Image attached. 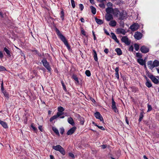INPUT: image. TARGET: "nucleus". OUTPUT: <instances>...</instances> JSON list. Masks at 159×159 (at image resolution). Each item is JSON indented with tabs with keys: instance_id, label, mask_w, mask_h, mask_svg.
<instances>
[{
	"instance_id": "nucleus-32",
	"label": "nucleus",
	"mask_w": 159,
	"mask_h": 159,
	"mask_svg": "<svg viewBox=\"0 0 159 159\" xmlns=\"http://www.w3.org/2000/svg\"><path fill=\"white\" fill-rule=\"evenodd\" d=\"M134 47L136 51H138L139 49V46L137 43H135L134 44Z\"/></svg>"
},
{
	"instance_id": "nucleus-31",
	"label": "nucleus",
	"mask_w": 159,
	"mask_h": 159,
	"mask_svg": "<svg viewBox=\"0 0 159 159\" xmlns=\"http://www.w3.org/2000/svg\"><path fill=\"white\" fill-rule=\"evenodd\" d=\"M57 109L58 111L59 112H63V111L65 110L64 108L62 107H58Z\"/></svg>"
},
{
	"instance_id": "nucleus-30",
	"label": "nucleus",
	"mask_w": 159,
	"mask_h": 159,
	"mask_svg": "<svg viewBox=\"0 0 159 159\" xmlns=\"http://www.w3.org/2000/svg\"><path fill=\"white\" fill-rule=\"evenodd\" d=\"M58 117L57 116V115H54L50 119V121L52 122L53 120L56 119Z\"/></svg>"
},
{
	"instance_id": "nucleus-17",
	"label": "nucleus",
	"mask_w": 159,
	"mask_h": 159,
	"mask_svg": "<svg viewBox=\"0 0 159 159\" xmlns=\"http://www.w3.org/2000/svg\"><path fill=\"white\" fill-rule=\"evenodd\" d=\"M111 37L117 43H119V41L117 39L116 35L113 32L111 33Z\"/></svg>"
},
{
	"instance_id": "nucleus-54",
	"label": "nucleus",
	"mask_w": 159,
	"mask_h": 159,
	"mask_svg": "<svg viewBox=\"0 0 159 159\" xmlns=\"http://www.w3.org/2000/svg\"><path fill=\"white\" fill-rule=\"evenodd\" d=\"M104 52L106 54H107L109 52V50L107 48H105L104 50Z\"/></svg>"
},
{
	"instance_id": "nucleus-34",
	"label": "nucleus",
	"mask_w": 159,
	"mask_h": 159,
	"mask_svg": "<svg viewBox=\"0 0 159 159\" xmlns=\"http://www.w3.org/2000/svg\"><path fill=\"white\" fill-rule=\"evenodd\" d=\"M61 18L62 20L64 19V12L63 11H61Z\"/></svg>"
},
{
	"instance_id": "nucleus-26",
	"label": "nucleus",
	"mask_w": 159,
	"mask_h": 159,
	"mask_svg": "<svg viewBox=\"0 0 159 159\" xmlns=\"http://www.w3.org/2000/svg\"><path fill=\"white\" fill-rule=\"evenodd\" d=\"M93 55L94 60H95V61H97L98 60V59L96 52L94 50H93Z\"/></svg>"
},
{
	"instance_id": "nucleus-44",
	"label": "nucleus",
	"mask_w": 159,
	"mask_h": 159,
	"mask_svg": "<svg viewBox=\"0 0 159 159\" xmlns=\"http://www.w3.org/2000/svg\"><path fill=\"white\" fill-rule=\"evenodd\" d=\"M99 6L100 7L102 8H105V5L103 3L99 4Z\"/></svg>"
},
{
	"instance_id": "nucleus-51",
	"label": "nucleus",
	"mask_w": 159,
	"mask_h": 159,
	"mask_svg": "<svg viewBox=\"0 0 159 159\" xmlns=\"http://www.w3.org/2000/svg\"><path fill=\"white\" fill-rule=\"evenodd\" d=\"M3 57V55L2 52V51H0V58H2Z\"/></svg>"
},
{
	"instance_id": "nucleus-13",
	"label": "nucleus",
	"mask_w": 159,
	"mask_h": 159,
	"mask_svg": "<svg viewBox=\"0 0 159 159\" xmlns=\"http://www.w3.org/2000/svg\"><path fill=\"white\" fill-rule=\"evenodd\" d=\"M116 31L117 34H121L123 35H125L126 33V31L124 29L120 28L117 29Z\"/></svg>"
},
{
	"instance_id": "nucleus-59",
	"label": "nucleus",
	"mask_w": 159,
	"mask_h": 159,
	"mask_svg": "<svg viewBox=\"0 0 159 159\" xmlns=\"http://www.w3.org/2000/svg\"><path fill=\"white\" fill-rule=\"evenodd\" d=\"M80 20L82 22H83V23H84V19L82 17L80 18Z\"/></svg>"
},
{
	"instance_id": "nucleus-15",
	"label": "nucleus",
	"mask_w": 159,
	"mask_h": 159,
	"mask_svg": "<svg viewBox=\"0 0 159 159\" xmlns=\"http://www.w3.org/2000/svg\"><path fill=\"white\" fill-rule=\"evenodd\" d=\"M105 17L106 20L107 21H109L113 19L112 15L110 14H106Z\"/></svg>"
},
{
	"instance_id": "nucleus-10",
	"label": "nucleus",
	"mask_w": 159,
	"mask_h": 159,
	"mask_svg": "<svg viewBox=\"0 0 159 159\" xmlns=\"http://www.w3.org/2000/svg\"><path fill=\"white\" fill-rule=\"evenodd\" d=\"M139 25L138 23H135L130 26V28L133 31L137 30L139 28Z\"/></svg>"
},
{
	"instance_id": "nucleus-24",
	"label": "nucleus",
	"mask_w": 159,
	"mask_h": 159,
	"mask_svg": "<svg viewBox=\"0 0 159 159\" xmlns=\"http://www.w3.org/2000/svg\"><path fill=\"white\" fill-rule=\"evenodd\" d=\"M0 124H1L4 128H7L8 127L7 123L4 121L1 120L0 122Z\"/></svg>"
},
{
	"instance_id": "nucleus-38",
	"label": "nucleus",
	"mask_w": 159,
	"mask_h": 159,
	"mask_svg": "<svg viewBox=\"0 0 159 159\" xmlns=\"http://www.w3.org/2000/svg\"><path fill=\"white\" fill-rule=\"evenodd\" d=\"M64 114V112H59V111H58L57 112V116L59 117L60 116H61L62 115H63Z\"/></svg>"
},
{
	"instance_id": "nucleus-55",
	"label": "nucleus",
	"mask_w": 159,
	"mask_h": 159,
	"mask_svg": "<svg viewBox=\"0 0 159 159\" xmlns=\"http://www.w3.org/2000/svg\"><path fill=\"white\" fill-rule=\"evenodd\" d=\"M4 94V96L7 97H8V93H7L6 92H3Z\"/></svg>"
},
{
	"instance_id": "nucleus-25",
	"label": "nucleus",
	"mask_w": 159,
	"mask_h": 159,
	"mask_svg": "<svg viewBox=\"0 0 159 159\" xmlns=\"http://www.w3.org/2000/svg\"><path fill=\"white\" fill-rule=\"evenodd\" d=\"M4 51L6 52L8 56L9 57L11 56L10 51L8 50L5 47L4 48Z\"/></svg>"
},
{
	"instance_id": "nucleus-12",
	"label": "nucleus",
	"mask_w": 159,
	"mask_h": 159,
	"mask_svg": "<svg viewBox=\"0 0 159 159\" xmlns=\"http://www.w3.org/2000/svg\"><path fill=\"white\" fill-rule=\"evenodd\" d=\"M76 129V127L75 126H74L71 128L67 131V135H70L72 134L75 131Z\"/></svg>"
},
{
	"instance_id": "nucleus-2",
	"label": "nucleus",
	"mask_w": 159,
	"mask_h": 159,
	"mask_svg": "<svg viewBox=\"0 0 159 159\" xmlns=\"http://www.w3.org/2000/svg\"><path fill=\"white\" fill-rule=\"evenodd\" d=\"M147 64L149 68L152 70L155 67L159 66V61L157 60H154L153 62L152 61H148Z\"/></svg>"
},
{
	"instance_id": "nucleus-57",
	"label": "nucleus",
	"mask_w": 159,
	"mask_h": 159,
	"mask_svg": "<svg viewBox=\"0 0 159 159\" xmlns=\"http://www.w3.org/2000/svg\"><path fill=\"white\" fill-rule=\"evenodd\" d=\"M38 128L40 131H43V129L42 128V126L41 125H39L38 127Z\"/></svg>"
},
{
	"instance_id": "nucleus-27",
	"label": "nucleus",
	"mask_w": 159,
	"mask_h": 159,
	"mask_svg": "<svg viewBox=\"0 0 159 159\" xmlns=\"http://www.w3.org/2000/svg\"><path fill=\"white\" fill-rule=\"evenodd\" d=\"M90 8L92 13L94 15L95 14L96 12V8L93 6H91Z\"/></svg>"
},
{
	"instance_id": "nucleus-7",
	"label": "nucleus",
	"mask_w": 159,
	"mask_h": 159,
	"mask_svg": "<svg viewBox=\"0 0 159 159\" xmlns=\"http://www.w3.org/2000/svg\"><path fill=\"white\" fill-rule=\"evenodd\" d=\"M116 102H115L113 98H112V109L116 113H118V110L116 106Z\"/></svg>"
},
{
	"instance_id": "nucleus-22",
	"label": "nucleus",
	"mask_w": 159,
	"mask_h": 159,
	"mask_svg": "<svg viewBox=\"0 0 159 159\" xmlns=\"http://www.w3.org/2000/svg\"><path fill=\"white\" fill-rule=\"evenodd\" d=\"M52 129L54 132L57 135L59 136V133L58 129L55 127H53Z\"/></svg>"
},
{
	"instance_id": "nucleus-36",
	"label": "nucleus",
	"mask_w": 159,
	"mask_h": 159,
	"mask_svg": "<svg viewBox=\"0 0 159 159\" xmlns=\"http://www.w3.org/2000/svg\"><path fill=\"white\" fill-rule=\"evenodd\" d=\"M136 56L137 57H139V58H141L142 57L141 54L139 52L137 53Z\"/></svg>"
},
{
	"instance_id": "nucleus-33",
	"label": "nucleus",
	"mask_w": 159,
	"mask_h": 159,
	"mask_svg": "<svg viewBox=\"0 0 159 159\" xmlns=\"http://www.w3.org/2000/svg\"><path fill=\"white\" fill-rule=\"evenodd\" d=\"M85 73L86 75L88 77H89L91 75V73L89 70H86L85 72Z\"/></svg>"
},
{
	"instance_id": "nucleus-52",
	"label": "nucleus",
	"mask_w": 159,
	"mask_h": 159,
	"mask_svg": "<svg viewBox=\"0 0 159 159\" xmlns=\"http://www.w3.org/2000/svg\"><path fill=\"white\" fill-rule=\"evenodd\" d=\"M97 127H98V128L101 129L102 130H104L105 129L104 128V127L102 126H99L98 125L97 126Z\"/></svg>"
},
{
	"instance_id": "nucleus-58",
	"label": "nucleus",
	"mask_w": 159,
	"mask_h": 159,
	"mask_svg": "<svg viewBox=\"0 0 159 159\" xmlns=\"http://www.w3.org/2000/svg\"><path fill=\"white\" fill-rule=\"evenodd\" d=\"M101 147L103 149H104L106 148L107 146L106 145H103L101 146Z\"/></svg>"
},
{
	"instance_id": "nucleus-4",
	"label": "nucleus",
	"mask_w": 159,
	"mask_h": 159,
	"mask_svg": "<svg viewBox=\"0 0 159 159\" xmlns=\"http://www.w3.org/2000/svg\"><path fill=\"white\" fill-rule=\"evenodd\" d=\"M52 148L55 150L59 151L63 155L65 154V152L64 149L60 145H58L56 146H52Z\"/></svg>"
},
{
	"instance_id": "nucleus-56",
	"label": "nucleus",
	"mask_w": 159,
	"mask_h": 159,
	"mask_svg": "<svg viewBox=\"0 0 159 159\" xmlns=\"http://www.w3.org/2000/svg\"><path fill=\"white\" fill-rule=\"evenodd\" d=\"M116 73H119V67H117L115 69Z\"/></svg>"
},
{
	"instance_id": "nucleus-20",
	"label": "nucleus",
	"mask_w": 159,
	"mask_h": 159,
	"mask_svg": "<svg viewBox=\"0 0 159 159\" xmlns=\"http://www.w3.org/2000/svg\"><path fill=\"white\" fill-rule=\"evenodd\" d=\"M116 25V22L115 20H112L109 23L110 26L111 27H114Z\"/></svg>"
},
{
	"instance_id": "nucleus-63",
	"label": "nucleus",
	"mask_w": 159,
	"mask_h": 159,
	"mask_svg": "<svg viewBox=\"0 0 159 159\" xmlns=\"http://www.w3.org/2000/svg\"><path fill=\"white\" fill-rule=\"evenodd\" d=\"M126 123L127 124H129V121H128V120L127 119V118L126 117Z\"/></svg>"
},
{
	"instance_id": "nucleus-45",
	"label": "nucleus",
	"mask_w": 159,
	"mask_h": 159,
	"mask_svg": "<svg viewBox=\"0 0 159 159\" xmlns=\"http://www.w3.org/2000/svg\"><path fill=\"white\" fill-rule=\"evenodd\" d=\"M134 50V47L132 45H131L129 48V50L130 51L133 52Z\"/></svg>"
},
{
	"instance_id": "nucleus-6",
	"label": "nucleus",
	"mask_w": 159,
	"mask_h": 159,
	"mask_svg": "<svg viewBox=\"0 0 159 159\" xmlns=\"http://www.w3.org/2000/svg\"><path fill=\"white\" fill-rule=\"evenodd\" d=\"M121 40L122 42L128 45H129L130 43V41L126 36L122 37L121 39Z\"/></svg>"
},
{
	"instance_id": "nucleus-50",
	"label": "nucleus",
	"mask_w": 159,
	"mask_h": 159,
	"mask_svg": "<svg viewBox=\"0 0 159 159\" xmlns=\"http://www.w3.org/2000/svg\"><path fill=\"white\" fill-rule=\"evenodd\" d=\"M61 83L64 90L65 91H66V89L65 85L62 82H61Z\"/></svg>"
},
{
	"instance_id": "nucleus-47",
	"label": "nucleus",
	"mask_w": 159,
	"mask_h": 159,
	"mask_svg": "<svg viewBox=\"0 0 159 159\" xmlns=\"http://www.w3.org/2000/svg\"><path fill=\"white\" fill-rule=\"evenodd\" d=\"M69 155L70 157H71L73 158H75V156L73 153L71 152L69 153Z\"/></svg>"
},
{
	"instance_id": "nucleus-37",
	"label": "nucleus",
	"mask_w": 159,
	"mask_h": 159,
	"mask_svg": "<svg viewBox=\"0 0 159 159\" xmlns=\"http://www.w3.org/2000/svg\"><path fill=\"white\" fill-rule=\"evenodd\" d=\"M71 3L72 7L74 8L75 6V1L74 0H71Z\"/></svg>"
},
{
	"instance_id": "nucleus-64",
	"label": "nucleus",
	"mask_w": 159,
	"mask_h": 159,
	"mask_svg": "<svg viewBox=\"0 0 159 159\" xmlns=\"http://www.w3.org/2000/svg\"><path fill=\"white\" fill-rule=\"evenodd\" d=\"M90 2L91 3H94V0H89Z\"/></svg>"
},
{
	"instance_id": "nucleus-9",
	"label": "nucleus",
	"mask_w": 159,
	"mask_h": 159,
	"mask_svg": "<svg viewBox=\"0 0 159 159\" xmlns=\"http://www.w3.org/2000/svg\"><path fill=\"white\" fill-rule=\"evenodd\" d=\"M140 50L142 53H146L149 52V49L147 47L143 46L141 47Z\"/></svg>"
},
{
	"instance_id": "nucleus-21",
	"label": "nucleus",
	"mask_w": 159,
	"mask_h": 159,
	"mask_svg": "<svg viewBox=\"0 0 159 159\" xmlns=\"http://www.w3.org/2000/svg\"><path fill=\"white\" fill-rule=\"evenodd\" d=\"M67 121L70 124L72 125H74L75 124L73 120L71 117L69 118L68 119Z\"/></svg>"
},
{
	"instance_id": "nucleus-43",
	"label": "nucleus",
	"mask_w": 159,
	"mask_h": 159,
	"mask_svg": "<svg viewBox=\"0 0 159 159\" xmlns=\"http://www.w3.org/2000/svg\"><path fill=\"white\" fill-rule=\"evenodd\" d=\"M6 70V68L4 66L0 65V71H3Z\"/></svg>"
},
{
	"instance_id": "nucleus-35",
	"label": "nucleus",
	"mask_w": 159,
	"mask_h": 159,
	"mask_svg": "<svg viewBox=\"0 0 159 159\" xmlns=\"http://www.w3.org/2000/svg\"><path fill=\"white\" fill-rule=\"evenodd\" d=\"M143 117V112H141L139 116V122H140Z\"/></svg>"
},
{
	"instance_id": "nucleus-29",
	"label": "nucleus",
	"mask_w": 159,
	"mask_h": 159,
	"mask_svg": "<svg viewBox=\"0 0 159 159\" xmlns=\"http://www.w3.org/2000/svg\"><path fill=\"white\" fill-rule=\"evenodd\" d=\"M79 116V120L80 121L81 124L83 125L84 122V119L83 117H81L80 116Z\"/></svg>"
},
{
	"instance_id": "nucleus-61",
	"label": "nucleus",
	"mask_w": 159,
	"mask_h": 159,
	"mask_svg": "<svg viewBox=\"0 0 159 159\" xmlns=\"http://www.w3.org/2000/svg\"><path fill=\"white\" fill-rule=\"evenodd\" d=\"M156 69L157 71V73L159 74V67L158 68H156Z\"/></svg>"
},
{
	"instance_id": "nucleus-53",
	"label": "nucleus",
	"mask_w": 159,
	"mask_h": 159,
	"mask_svg": "<svg viewBox=\"0 0 159 159\" xmlns=\"http://www.w3.org/2000/svg\"><path fill=\"white\" fill-rule=\"evenodd\" d=\"M92 33H93V36L94 40H96V36L95 35L94 33V32L93 31H92Z\"/></svg>"
},
{
	"instance_id": "nucleus-60",
	"label": "nucleus",
	"mask_w": 159,
	"mask_h": 159,
	"mask_svg": "<svg viewBox=\"0 0 159 159\" xmlns=\"http://www.w3.org/2000/svg\"><path fill=\"white\" fill-rule=\"evenodd\" d=\"M104 31H105V33L107 35H109V33H108V32L107 31L105 30V29H104Z\"/></svg>"
},
{
	"instance_id": "nucleus-23",
	"label": "nucleus",
	"mask_w": 159,
	"mask_h": 159,
	"mask_svg": "<svg viewBox=\"0 0 159 159\" xmlns=\"http://www.w3.org/2000/svg\"><path fill=\"white\" fill-rule=\"evenodd\" d=\"M95 20L97 23L98 24L101 25L103 23V21L102 20L98 19L96 17L95 18Z\"/></svg>"
},
{
	"instance_id": "nucleus-42",
	"label": "nucleus",
	"mask_w": 159,
	"mask_h": 159,
	"mask_svg": "<svg viewBox=\"0 0 159 159\" xmlns=\"http://www.w3.org/2000/svg\"><path fill=\"white\" fill-rule=\"evenodd\" d=\"M81 33L84 36L86 35L85 32L84 30V29L82 28H81Z\"/></svg>"
},
{
	"instance_id": "nucleus-48",
	"label": "nucleus",
	"mask_w": 159,
	"mask_h": 159,
	"mask_svg": "<svg viewBox=\"0 0 159 159\" xmlns=\"http://www.w3.org/2000/svg\"><path fill=\"white\" fill-rule=\"evenodd\" d=\"M115 77L117 78L118 80L119 79V73H116L115 75Z\"/></svg>"
},
{
	"instance_id": "nucleus-1",
	"label": "nucleus",
	"mask_w": 159,
	"mask_h": 159,
	"mask_svg": "<svg viewBox=\"0 0 159 159\" xmlns=\"http://www.w3.org/2000/svg\"><path fill=\"white\" fill-rule=\"evenodd\" d=\"M55 30L57 33V35L60 38L61 40L63 42L64 44L66 46V47L68 49H70V47L69 45V44L67 42V40L66 38L60 32L59 30L56 28Z\"/></svg>"
},
{
	"instance_id": "nucleus-5",
	"label": "nucleus",
	"mask_w": 159,
	"mask_h": 159,
	"mask_svg": "<svg viewBox=\"0 0 159 159\" xmlns=\"http://www.w3.org/2000/svg\"><path fill=\"white\" fill-rule=\"evenodd\" d=\"M127 18V13L125 11H123L120 13L119 19L124 20Z\"/></svg>"
},
{
	"instance_id": "nucleus-18",
	"label": "nucleus",
	"mask_w": 159,
	"mask_h": 159,
	"mask_svg": "<svg viewBox=\"0 0 159 159\" xmlns=\"http://www.w3.org/2000/svg\"><path fill=\"white\" fill-rule=\"evenodd\" d=\"M146 79L147 81L145 83L146 86L148 88H150L151 87L152 85L151 82L149 80V79L147 78L146 77Z\"/></svg>"
},
{
	"instance_id": "nucleus-41",
	"label": "nucleus",
	"mask_w": 159,
	"mask_h": 159,
	"mask_svg": "<svg viewBox=\"0 0 159 159\" xmlns=\"http://www.w3.org/2000/svg\"><path fill=\"white\" fill-rule=\"evenodd\" d=\"M79 8L80 9L81 11H82L84 8V6L82 4H79Z\"/></svg>"
},
{
	"instance_id": "nucleus-49",
	"label": "nucleus",
	"mask_w": 159,
	"mask_h": 159,
	"mask_svg": "<svg viewBox=\"0 0 159 159\" xmlns=\"http://www.w3.org/2000/svg\"><path fill=\"white\" fill-rule=\"evenodd\" d=\"M73 79L77 82H79L78 78L76 76H73Z\"/></svg>"
},
{
	"instance_id": "nucleus-8",
	"label": "nucleus",
	"mask_w": 159,
	"mask_h": 159,
	"mask_svg": "<svg viewBox=\"0 0 159 159\" xmlns=\"http://www.w3.org/2000/svg\"><path fill=\"white\" fill-rule=\"evenodd\" d=\"M143 36L142 34L139 32H136L134 35V37L136 39L139 40L141 39Z\"/></svg>"
},
{
	"instance_id": "nucleus-19",
	"label": "nucleus",
	"mask_w": 159,
	"mask_h": 159,
	"mask_svg": "<svg viewBox=\"0 0 159 159\" xmlns=\"http://www.w3.org/2000/svg\"><path fill=\"white\" fill-rule=\"evenodd\" d=\"M106 11L107 13V14H110V13H112L113 11V9L110 7H108L106 9Z\"/></svg>"
},
{
	"instance_id": "nucleus-16",
	"label": "nucleus",
	"mask_w": 159,
	"mask_h": 159,
	"mask_svg": "<svg viewBox=\"0 0 159 159\" xmlns=\"http://www.w3.org/2000/svg\"><path fill=\"white\" fill-rule=\"evenodd\" d=\"M137 61L138 63L142 66L145 65V61L141 58L138 59Z\"/></svg>"
},
{
	"instance_id": "nucleus-14",
	"label": "nucleus",
	"mask_w": 159,
	"mask_h": 159,
	"mask_svg": "<svg viewBox=\"0 0 159 159\" xmlns=\"http://www.w3.org/2000/svg\"><path fill=\"white\" fill-rule=\"evenodd\" d=\"M149 77L151 80L155 84H157L158 83V80L153 75H150Z\"/></svg>"
},
{
	"instance_id": "nucleus-28",
	"label": "nucleus",
	"mask_w": 159,
	"mask_h": 159,
	"mask_svg": "<svg viewBox=\"0 0 159 159\" xmlns=\"http://www.w3.org/2000/svg\"><path fill=\"white\" fill-rule=\"evenodd\" d=\"M115 51L117 52L118 55H120L122 54V51L120 48H117L116 49Z\"/></svg>"
},
{
	"instance_id": "nucleus-11",
	"label": "nucleus",
	"mask_w": 159,
	"mask_h": 159,
	"mask_svg": "<svg viewBox=\"0 0 159 159\" xmlns=\"http://www.w3.org/2000/svg\"><path fill=\"white\" fill-rule=\"evenodd\" d=\"M95 117L99 119L101 121H103V119L100 113L98 112H96L94 114Z\"/></svg>"
},
{
	"instance_id": "nucleus-39",
	"label": "nucleus",
	"mask_w": 159,
	"mask_h": 159,
	"mask_svg": "<svg viewBox=\"0 0 159 159\" xmlns=\"http://www.w3.org/2000/svg\"><path fill=\"white\" fill-rule=\"evenodd\" d=\"M31 127L34 131H36L37 130V128L34 126L33 124H31Z\"/></svg>"
},
{
	"instance_id": "nucleus-46",
	"label": "nucleus",
	"mask_w": 159,
	"mask_h": 159,
	"mask_svg": "<svg viewBox=\"0 0 159 159\" xmlns=\"http://www.w3.org/2000/svg\"><path fill=\"white\" fill-rule=\"evenodd\" d=\"M64 132V129L63 128H61L60 129V133L62 134Z\"/></svg>"
},
{
	"instance_id": "nucleus-3",
	"label": "nucleus",
	"mask_w": 159,
	"mask_h": 159,
	"mask_svg": "<svg viewBox=\"0 0 159 159\" xmlns=\"http://www.w3.org/2000/svg\"><path fill=\"white\" fill-rule=\"evenodd\" d=\"M41 62L42 63L44 66L48 70V71L49 72H50L52 69L50 66L49 63L47 61L46 58H44L41 61Z\"/></svg>"
},
{
	"instance_id": "nucleus-40",
	"label": "nucleus",
	"mask_w": 159,
	"mask_h": 159,
	"mask_svg": "<svg viewBox=\"0 0 159 159\" xmlns=\"http://www.w3.org/2000/svg\"><path fill=\"white\" fill-rule=\"evenodd\" d=\"M148 110L147 111L148 112L152 110V107L151 105L148 104Z\"/></svg>"
},
{
	"instance_id": "nucleus-62",
	"label": "nucleus",
	"mask_w": 159,
	"mask_h": 159,
	"mask_svg": "<svg viewBox=\"0 0 159 159\" xmlns=\"http://www.w3.org/2000/svg\"><path fill=\"white\" fill-rule=\"evenodd\" d=\"M50 157L51 159H54V157L53 156L50 155Z\"/></svg>"
}]
</instances>
